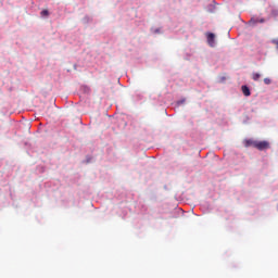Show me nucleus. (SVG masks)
I'll use <instances>...</instances> for the list:
<instances>
[{
    "mask_svg": "<svg viewBox=\"0 0 278 278\" xmlns=\"http://www.w3.org/2000/svg\"><path fill=\"white\" fill-rule=\"evenodd\" d=\"M268 147H270L268 141H256L254 149H257L258 151H264L268 149Z\"/></svg>",
    "mask_w": 278,
    "mask_h": 278,
    "instance_id": "1",
    "label": "nucleus"
},
{
    "mask_svg": "<svg viewBox=\"0 0 278 278\" xmlns=\"http://www.w3.org/2000/svg\"><path fill=\"white\" fill-rule=\"evenodd\" d=\"M249 23L250 25H257V23H266V20L264 17H252Z\"/></svg>",
    "mask_w": 278,
    "mask_h": 278,
    "instance_id": "2",
    "label": "nucleus"
},
{
    "mask_svg": "<svg viewBox=\"0 0 278 278\" xmlns=\"http://www.w3.org/2000/svg\"><path fill=\"white\" fill-rule=\"evenodd\" d=\"M257 141L253 140V139H244L243 140V144L244 147L249 148V147H254L256 144Z\"/></svg>",
    "mask_w": 278,
    "mask_h": 278,
    "instance_id": "3",
    "label": "nucleus"
},
{
    "mask_svg": "<svg viewBox=\"0 0 278 278\" xmlns=\"http://www.w3.org/2000/svg\"><path fill=\"white\" fill-rule=\"evenodd\" d=\"M241 90H242L244 97H251V89H249V86L243 85V86L241 87Z\"/></svg>",
    "mask_w": 278,
    "mask_h": 278,
    "instance_id": "4",
    "label": "nucleus"
},
{
    "mask_svg": "<svg viewBox=\"0 0 278 278\" xmlns=\"http://www.w3.org/2000/svg\"><path fill=\"white\" fill-rule=\"evenodd\" d=\"M207 45H210L211 47H216V37L208 36L207 37Z\"/></svg>",
    "mask_w": 278,
    "mask_h": 278,
    "instance_id": "5",
    "label": "nucleus"
},
{
    "mask_svg": "<svg viewBox=\"0 0 278 278\" xmlns=\"http://www.w3.org/2000/svg\"><path fill=\"white\" fill-rule=\"evenodd\" d=\"M262 77V75H260L258 73H253L252 74V79L254 80V81H260V78Z\"/></svg>",
    "mask_w": 278,
    "mask_h": 278,
    "instance_id": "6",
    "label": "nucleus"
},
{
    "mask_svg": "<svg viewBox=\"0 0 278 278\" xmlns=\"http://www.w3.org/2000/svg\"><path fill=\"white\" fill-rule=\"evenodd\" d=\"M41 16H49V10L41 11Z\"/></svg>",
    "mask_w": 278,
    "mask_h": 278,
    "instance_id": "7",
    "label": "nucleus"
},
{
    "mask_svg": "<svg viewBox=\"0 0 278 278\" xmlns=\"http://www.w3.org/2000/svg\"><path fill=\"white\" fill-rule=\"evenodd\" d=\"M264 84H266V86L270 85V78H264Z\"/></svg>",
    "mask_w": 278,
    "mask_h": 278,
    "instance_id": "8",
    "label": "nucleus"
},
{
    "mask_svg": "<svg viewBox=\"0 0 278 278\" xmlns=\"http://www.w3.org/2000/svg\"><path fill=\"white\" fill-rule=\"evenodd\" d=\"M274 45H276V47L278 49V40H274Z\"/></svg>",
    "mask_w": 278,
    "mask_h": 278,
    "instance_id": "9",
    "label": "nucleus"
},
{
    "mask_svg": "<svg viewBox=\"0 0 278 278\" xmlns=\"http://www.w3.org/2000/svg\"><path fill=\"white\" fill-rule=\"evenodd\" d=\"M206 36H214V34L213 33H208V34H206Z\"/></svg>",
    "mask_w": 278,
    "mask_h": 278,
    "instance_id": "10",
    "label": "nucleus"
},
{
    "mask_svg": "<svg viewBox=\"0 0 278 278\" xmlns=\"http://www.w3.org/2000/svg\"><path fill=\"white\" fill-rule=\"evenodd\" d=\"M226 34H227V36H229V30Z\"/></svg>",
    "mask_w": 278,
    "mask_h": 278,
    "instance_id": "11",
    "label": "nucleus"
}]
</instances>
